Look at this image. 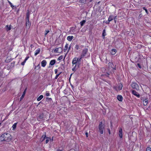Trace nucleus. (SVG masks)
Here are the masks:
<instances>
[{
    "mask_svg": "<svg viewBox=\"0 0 151 151\" xmlns=\"http://www.w3.org/2000/svg\"><path fill=\"white\" fill-rule=\"evenodd\" d=\"M114 18V16L113 15H111L109 16V17L108 20L110 22V21H111Z\"/></svg>",
    "mask_w": 151,
    "mask_h": 151,
    "instance_id": "nucleus-25",
    "label": "nucleus"
},
{
    "mask_svg": "<svg viewBox=\"0 0 151 151\" xmlns=\"http://www.w3.org/2000/svg\"><path fill=\"white\" fill-rule=\"evenodd\" d=\"M46 133L45 132L44 133V134H43L42 135V137H41V138H40V140H42V141H43L44 140H45V139L46 137Z\"/></svg>",
    "mask_w": 151,
    "mask_h": 151,
    "instance_id": "nucleus-14",
    "label": "nucleus"
},
{
    "mask_svg": "<svg viewBox=\"0 0 151 151\" xmlns=\"http://www.w3.org/2000/svg\"><path fill=\"white\" fill-rule=\"evenodd\" d=\"M75 48L77 50H78L79 48V46L78 44H76V45Z\"/></svg>",
    "mask_w": 151,
    "mask_h": 151,
    "instance_id": "nucleus-42",
    "label": "nucleus"
},
{
    "mask_svg": "<svg viewBox=\"0 0 151 151\" xmlns=\"http://www.w3.org/2000/svg\"><path fill=\"white\" fill-rule=\"evenodd\" d=\"M68 44H66L64 47V52H65L67 49L68 48Z\"/></svg>",
    "mask_w": 151,
    "mask_h": 151,
    "instance_id": "nucleus-31",
    "label": "nucleus"
},
{
    "mask_svg": "<svg viewBox=\"0 0 151 151\" xmlns=\"http://www.w3.org/2000/svg\"><path fill=\"white\" fill-rule=\"evenodd\" d=\"M137 65L139 68H141L142 67L140 64L139 63L137 64Z\"/></svg>",
    "mask_w": 151,
    "mask_h": 151,
    "instance_id": "nucleus-49",
    "label": "nucleus"
},
{
    "mask_svg": "<svg viewBox=\"0 0 151 151\" xmlns=\"http://www.w3.org/2000/svg\"><path fill=\"white\" fill-rule=\"evenodd\" d=\"M72 73L70 75V77H71V76H72Z\"/></svg>",
    "mask_w": 151,
    "mask_h": 151,
    "instance_id": "nucleus-60",
    "label": "nucleus"
},
{
    "mask_svg": "<svg viewBox=\"0 0 151 151\" xmlns=\"http://www.w3.org/2000/svg\"><path fill=\"white\" fill-rule=\"evenodd\" d=\"M114 21L115 22V23H116V20H117V16H115L114 17Z\"/></svg>",
    "mask_w": 151,
    "mask_h": 151,
    "instance_id": "nucleus-43",
    "label": "nucleus"
},
{
    "mask_svg": "<svg viewBox=\"0 0 151 151\" xmlns=\"http://www.w3.org/2000/svg\"><path fill=\"white\" fill-rule=\"evenodd\" d=\"M107 74H108L109 75V73H107Z\"/></svg>",
    "mask_w": 151,
    "mask_h": 151,
    "instance_id": "nucleus-64",
    "label": "nucleus"
},
{
    "mask_svg": "<svg viewBox=\"0 0 151 151\" xmlns=\"http://www.w3.org/2000/svg\"><path fill=\"white\" fill-rule=\"evenodd\" d=\"M118 89L119 91H120L122 89L123 85L121 83H119L118 84Z\"/></svg>",
    "mask_w": 151,
    "mask_h": 151,
    "instance_id": "nucleus-17",
    "label": "nucleus"
},
{
    "mask_svg": "<svg viewBox=\"0 0 151 151\" xmlns=\"http://www.w3.org/2000/svg\"><path fill=\"white\" fill-rule=\"evenodd\" d=\"M32 47V45H31V47Z\"/></svg>",
    "mask_w": 151,
    "mask_h": 151,
    "instance_id": "nucleus-61",
    "label": "nucleus"
},
{
    "mask_svg": "<svg viewBox=\"0 0 151 151\" xmlns=\"http://www.w3.org/2000/svg\"><path fill=\"white\" fill-rule=\"evenodd\" d=\"M10 61H9V60H8L7 59H6L5 60V62H6V63H8L9 62H10Z\"/></svg>",
    "mask_w": 151,
    "mask_h": 151,
    "instance_id": "nucleus-56",
    "label": "nucleus"
},
{
    "mask_svg": "<svg viewBox=\"0 0 151 151\" xmlns=\"http://www.w3.org/2000/svg\"><path fill=\"white\" fill-rule=\"evenodd\" d=\"M119 136L120 138H122V130L121 128H120L119 130Z\"/></svg>",
    "mask_w": 151,
    "mask_h": 151,
    "instance_id": "nucleus-19",
    "label": "nucleus"
},
{
    "mask_svg": "<svg viewBox=\"0 0 151 151\" xmlns=\"http://www.w3.org/2000/svg\"><path fill=\"white\" fill-rule=\"evenodd\" d=\"M99 131L100 133L102 134L103 133V131L104 129V125L102 122H100L99 126Z\"/></svg>",
    "mask_w": 151,
    "mask_h": 151,
    "instance_id": "nucleus-2",
    "label": "nucleus"
},
{
    "mask_svg": "<svg viewBox=\"0 0 151 151\" xmlns=\"http://www.w3.org/2000/svg\"><path fill=\"white\" fill-rule=\"evenodd\" d=\"M113 88L115 90L117 91H119V90H118L117 86H114Z\"/></svg>",
    "mask_w": 151,
    "mask_h": 151,
    "instance_id": "nucleus-41",
    "label": "nucleus"
},
{
    "mask_svg": "<svg viewBox=\"0 0 151 151\" xmlns=\"http://www.w3.org/2000/svg\"><path fill=\"white\" fill-rule=\"evenodd\" d=\"M36 68H37L38 69L40 68V64H39L37 66L35 67Z\"/></svg>",
    "mask_w": 151,
    "mask_h": 151,
    "instance_id": "nucleus-48",
    "label": "nucleus"
},
{
    "mask_svg": "<svg viewBox=\"0 0 151 151\" xmlns=\"http://www.w3.org/2000/svg\"><path fill=\"white\" fill-rule=\"evenodd\" d=\"M46 100L47 101H52V99L51 98H49L48 97H47L46 98Z\"/></svg>",
    "mask_w": 151,
    "mask_h": 151,
    "instance_id": "nucleus-35",
    "label": "nucleus"
},
{
    "mask_svg": "<svg viewBox=\"0 0 151 151\" xmlns=\"http://www.w3.org/2000/svg\"><path fill=\"white\" fill-rule=\"evenodd\" d=\"M63 58V56L62 55H61L59 57L58 59V60H60L62 59Z\"/></svg>",
    "mask_w": 151,
    "mask_h": 151,
    "instance_id": "nucleus-36",
    "label": "nucleus"
},
{
    "mask_svg": "<svg viewBox=\"0 0 151 151\" xmlns=\"http://www.w3.org/2000/svg\"><path fill=\"white\" fill-rule=\"evenodd\" d=\"M41 65L43 67H45L47 64V62L45 60H42L41 63Z\"/></svg>",
    "mask_w": 151,
    "mask_h": 151,
    "instance_id": "nucleus-13",
    "label": "nucleus"
},
{
    "mask_svg": "<svg viewBox=\"0 0 151 151\" xmlns=\"http://www.w3.org/2000/svg\"><path fill=\"white\" fill-rule=\"evenodd\" d=\"M11 64L12 65V67H14L15 64V62H13L12 63H11Z\"/></svg>",
    "mask_w": 151,
    "mask_h": 151,
    "instance_id": "nucleus-51",
    "label": "nucleus"
},
{
    "mask_svg": "<svg viewBox=\"0 0 151 151\" xmlns=\"http://www.w3.org/2000/svg\"><path fill=\"white\" fill-rule=\"evenodd\" d=\"M27 13H26L25 19H29V16H30V13L29 12V10H27Z\"/></svg>",
    "mask_w": 151,
    "mask_h": 151,
    "instance_id": "nucleus-21",
    "label": "nucleus"
},
{
    "mask_svg": "<svg viewBox=\"0 0 151 151\" xmlns=\"http://www.w3.org/2000/svg\"><path fill=\"white\" fill-rule=\"evenodd\" d=\"M27 90V88H26L24 90V92H23L22 95V96H21L20 98V101H21L24 97V95L25 94L26 91Z\"/></svg>",
    "mask_w": 151,
    "mask_h": 151,
    "instance_id": "nucleus-15",
    "label": "nucleus"
},
{
    "mask_svg": "<svg viewBox=\"0 0 151 151\" xmlns=\"http://www.w3.org/2000/svg\"><path fill=\"white\" fill-rule=\"evenodd\" d=\"M146 151H151V148L150 147H147L146 148Z\"/></svg>",
    "mask_w": 151,
    "mask_h": 151,
    "instance_id": "nucleus-34",
    "label": "nucleus"
},
{
    "mask_svg": "<svg viewBox=\"0 0 151 151\" xmlns=\"http://www.w3.org/2000/svg\"><path fill=\"white\" fill-rule=\"evenodd\" d=\"M143 103L144 105L146 106L148 104V101L147 99H145V100H143Z\"/></svg>",
    "mask_w": 151,
    "mask_h": 151,
    "instance_id": "nucleus-23",
    "label": "nucleus"
},
{
    "mask_svg": "<svg viewBox=\"0 0 151 151\" xmlns=\"http://www.w3.org/2000/svg\"><path fill=\"white\" fill-rule=\"evenodd\" d=\"M40 48H38L36 50L35 54V56H36L38 54L40 53Z\"/></svg>",
    "mask_w": 151,
    "mask_h": 151,
    "instance_id": "nucleus-24",
    "label": "nucleus"
},
{
    "mask_svg": "<svg viewBox=\"0 0 151 151\" xmlns=\"http://www.w3.org/2000/svg\"><path fill=\"white\" fill-rule=\"evenodd\" d=\"M8 3L9 4L10 6L12 8H13V7H14V6L12 5V3L11 2H10L9 1H8Z\"/></svg>",
    "mask_w": 151,
    "mask_h": 151,
    "instance_id": "nucleus-39",
    "label": "nucleus"
},
{
    "mask_svg": "<svg viewBox=\"0 0 151 151\" xmlns=\"http://www.w3.org/2000/svg\"><path fill=\"white\" fill-rule=\"evenodd\" d=\"M76 59L77 60V61L78 62V63H79L80 64V65H81V60L82 58H83V57H82V56L81 55L80 58H77V57H76Z\"/></svg>",
    "mask_w": 151,
    "mask_h": 151,
    "instance_id": "nucleus-12",
    "label": "nucleus"
},
{
    "mask_svg": "<svg viewBox=\"0 0 151 151\" xmlns=\"http://www.w3.org/2000/svg\"><path fill=\"white\" fill-rule=\"evenodd\" d=\"M116 65H115V66L114 68H113V67H112V68H112V71L114 72V70H116Z\"/></svg>",
    "mask_w": 151,
    "mask_h": 151,
    "instance_id": "nucleus-45",
    "label": "nucleus"
},
{
    "mask_svg": "<svg viewBox=\"0 0 151 151\" xmlns=\"http://www.w3.org/2000/svg\"><path fill=\"white\" fill-rule=\"evenodd\" d=\"M144 10H145V12L147 14H148V11L146 9V8L145 7H143L142 8Z\"/></svg>",
    "mask_w": 151,
    "mask_h": 151,
    "instance_id": "nucleus-44",
    "label": "nucleus"
},
{
    "mask_svg": "<svg viewBox=\"0 0 151 151\" xmlns=\"http://www.w3.org/2000/svg\"><path fill=\"white\" fill-rule=\"evenodd\" d=\"M55 74H57L58 72V70L57 69H56L55 70Z\"/></svg>",
    "mask_w": 151,
    "mask_h": 151,
    "instance_id": "nucleus-53",
    "label": "nucleus"
},
{
    "mask_svg": "<svg viewBox=\"0 0 151 151\" xmlns=\"http://www.w3.org/2000/svg\"><path fill=\"white\" fill-rule=\"evenodd\" d=\"M76 58H73L72 61V66H74V65H78V67L79 68L81 65L78 63V62L76 60Z\"/></svg>",
    "mask_w": 151,
    "mask_h": 151,
    "instance_id": "nucleus-3",
    "label": "nucleus"
},
{
    "mask_svg": "<svg viewBox=\"0 0 151 151\" xmlns=\"http://www.w3.org/2000/svg\"><path fill=\"white\" fill-rule=\"evenodd\" d=\"M12 137L10 134L8 133H4L0 136V141L9 142L11 140Z\"/></svg>",
    "mask_w": 151,
    "mask_h": 151,
    "instance_id": "nucleus-1",
    "label": "nucleus"
},
{
    "mask_svg": "<svg viewBox=\"0 0 151 151\" xmlns=\"http://www.w3.org/2000/svg\"><path fill=\"white\" fill-rule=\"evenodd\" d=\"M50 140H52V141L53 140V139H50Z\"/></svg>",
    "mask_w": 151,
    "mask_h": 151,
    "instance_id": "nucleus-63",
    "label": "nucleus"
},
{
    "mask_svg": "<svg viewBox=\"0 0 151 151\" xmlns=\"http://www.w3.org/2000/svg\"><path fill=\"white\" fill-rule=\"evenodd\" d=\"M93 0H90L89 1V2H91Z\"/></svg>",
    "mask_w": 151,
    "mask_h": 151,
    "instance_id": "nucleus-59",
    "label": "nucleus"
},
{
    "mask_svg": "<svg viewBox=\"0 0 151 151\" xmlns=\"http://www.w3.org/2000/svg\"><path fill=\"white\" fill-rule=\"evenodd\" d=\"M73 67V68L72 69V70L74 72H76V71L77 69L79 68L78 67V65H74V66Z\"/></svg>",
    "mask_w": 151,
    "mask_h": 151,
    "instance_id": "nucleus-18",
    "label": "nucleus"
},
{
    "mask_svg": "<svg viewBox=\"0 0 151 151\" xmlns=\"http://www.w3.org/2000/svg\"><path fill=\"white\" fill-rule=\"evenodd\" d=\"M106 35V32H105V30L104 29L103 30V33L102 34V36L103 39L104 38L105 36Z\"/></svg>",
    "mask_w": 151,
    "mask_h": 151,
    "instance_id": "nucleus-27",
    "label": "nucleus"
},
{
    "mask_svg": "<svg viewBox=\"0 0 151 151\" xmlns=\"http://www.w3.org/2000/svg\"><path fill=\"white\" fill-rule=\"evenodd\" d=\"M56 61L55 60H52L50 61L49 65H54L56 63Z\"/></svg>",
    "mask_w": 151,
    "mask_h": 151,
    "instance_id": "nucleus-16",
    "label": "nucleus"
},
{
    "mask_svg": "<svg viewBox=\"0 0 151 151\" xmlns=\"http://www.w3.org/2000/svg\"><path fill=\"white\" fill-rule=\"evenodd\" d=\"M43 116L44 115L43 113L40 114L37 117L38 121H40L43 118Z\"/></svg>",
    "mask_w": 151,
    "mask_h": 151,
    "instance_id": "nucleus-7",
    "label": "nucleus"
},
{
    "mask_svg": "<svg viewBox=\"0 0 151 151\" xmlns=\"http://www.w3.org/2000/svg\"><path fill=\"white\" fill-rule=\"evenodd\" d=\"M73 36H68L67 37V40L69 41H71L73 39Z\"/></svg>",
    "mask_w": 151,
    "mask_h": 151,
    "instance_id": "nucleus-20",
    "label": "nucleus"
},
{
    "mask_svg": "<svg viewBox=\"0 0 151 151\" xmlns=\"http://www.w3.org/2000/svg\"><path fill=\"white\" fill-rule=\"evenodd\" d=\"M29 58V56L27 57L24 59V61H25L26 62V61L28 60Z\"/></svg>",
    "mask_w": 151,
    "mask_h": 151,
    "instance_id": "nucleus-52",
    "label": "nucleus"
},
{
    "mask_svg": "<svg viewBox=\"0 0 151 151\" xmlns=\"http://www.w3.org/2000/svg\"><path fill=\"white\" fill-rule=\"evenodd\" d=\"M26 62H25V61H24L21 63V65H24Z\"/></svg>",
    "mask_w": 151,
    "mask_h": 151,
    "instance_id": "nucleus-50",
    "label": "nucleus"
},
{
    "mask_svg": "<svg viewBox=\"0 0 151 151\" xmlns=\"http://www.w3.org/2000/svg\"><path fill=\"white\" fill-rule=\"evenodd\" d=\"M17 122L15 123H14L12 126V130H14L15 129H16L17 125Z\"/></svg>",
    "mask_w": 151,
    "mask_h": 151,
    "instance_id": "nucleus-26",
    "label": "nucleus"
},
{
    "mask_svg": "<svg viewBox=\"0 0 151 151\" xmlns=\"http://www.w3.org/2000/svg\"><path fill=\"white\" fill-rule=\"evenodd\" d=\"M43 96L42 95H40L37 99V100L38 101H40L43 98Z\"/></svg>",
    "mask_w": 151,
    "mask_h": 151,
    "instance_id": "nucleus-29",
    "label": "nucleus"
},
{
    "mask_svg": "<svg viewBox=\"0 0 151 151\" xmlns=\"http://www.w3.org/2000/svg\"><path fill=\"white\" fill-rule=\"evenodd\" d=\"M108 64L109 67H111V68H112V66L113 65V64L112 63L109 62L108 63Z\"/></svg>",
    "mask_w": 151,
    "mask_h": 151,
    "instance_id": "nucleus-33",
    "label": "nucleus"
},
{
    "mask_svg": "<svg viewBox=\"0 0 151 151\" xmlns=\"http://www.w3.org/2000/svg\"><path fill=\"white\" fill-rule=\"evenodd\" d=\"M50 140H52V141L53 140V139H50Z\"/></svg>",
    "mask_w": 151,
    "mask_h": 151,
    "instance_id": "nucleus-62",
    "label": "nucleus"
},
{
    "mask_svg": "<svg viewBox=\"0 0 151 151\" xmlns=\"http://www.w3.org/2000/svg\"><path fill=\"white\" fill-rule=\"evenodd\" d=\"M49 32V30H46L45 31V36H46V35H47V34Z\"/></svg>",
    "mask_w": 151,
    "mask_h": 151,
    "instance_id": "nucleus-46",
    "label": "nucleus"
},
{
    "mask_svg": "<svg viewBox=\"0 0 151 151\" xmlns=\"http://www.w3.org/2000/svg\"><path fill=\"white\" fill-rule=\"evenodd\" d=\"M70 48H71V46L70 45L69 46V47H68V52L69 50H70Z\"/></svg>",
    "mask_w": 151,
    "mask_h": 151,
    "instance_id": "nucleus-55",
    "label": "nucleus"
},
{
    "mask_svg": "<svg viewBox=\"0 0 151 151\" xmlns=\"http://www.w3.org/2000/svg\"><path fill=\"white\" fill-rule=\"evenodd\" d=\"M117 99L120 101H122L123 100V97L121 95H118L117 96Z\"/></svg>",
    "mask_w": 151,
    "mask_h": 151,
    "instance_id": "nucleus-11",
    "label": "nucleus"
},
{
    "mask_svg": "<svg viewBox=\"0 0 151 151\" xmlns=\"http://www.w3.org/2000/svg\"><path fill=\"white\" fill-rule=\"evenodd\" d=\"M109 21L108 20H107V21H103V23H105L106 24H109Z\"/></svg>",
    "mask_w": 151,
    "mask_h": 151,
    "instance_id": "nucleus-38",
    "label": "nucleus"
},
{
    "mask_svg": "<svg viewBox=\"0 0 151 151\" xmlns=\"http://www.w3.org/2000/svg\"><path fill=\"white\" fill-rule=\"evenodd\" d=\"M63 48L61 47H59L54 50V52L56 53H60L62 52Z\"/></svg>",
    "mask_w": 151,
    "mask_h": 151,
    "instance_id": "nucleus-5",
    "label": "nucleus"
},
{
    "mask_svg": "<svg viewBox=\"0 0 151 151\" xmlns=\"http://www.w3.org/2000/svg\"><path fill=\"white\" fill-rule=\"evenodd\" d=\"M132 93L135 96L138 98H139L140 97V95L135 90H132Z\"/></svg>",
    "mask_w": 151,
    "mask_h": 151,
    "instance_id": "nucleus-8",
    "label": "nucleus"
},
{
    "mask_svg": "<svg viewBox=\"0 0 151 151\" xmlns=\"http://www.w3.org/2000/svg\"><path fill=\"white\" fill-rule=\"evenodd\" d=\"M75 28L73 27H71L70 28V31L71 32L74 33L75 32Z\"/></svg>",
    "mask_w": 151,
    "mask_h": 151,
    "instance_id": "nucleus-28",
    "label": "nucleus"
},
{
    "mask_svg": "<svg viewBox=\"0 0 151 151\" xmlns=\"http://www.w3.org/2000/svg\"><path fill=\"white\" fill-rule=\"evenodd\" d=\"M61 73V72H60L59 74L56 75L55 77V79H57L58 78V77L60 75V74Z\"/></svg>",
    "mask_w": 151,
    "mask_h": 151,
    "instance_id": "nucleus-37",
    "label": "nucleus"
},
{
    "mask_svg": "<svg viewBox=\"0 0 151 151\" xmlns=\"http://www.w3.org/2000/svg\"><path fill=\"white\" fill-rule=\"evenodd\" d=\"M57 151H63L62 150H60V149L58 150Z\"/></svg>",
    "mask_w": 151,
    "mask_h": 151,
    "instance_id": "nucleus-58",
    "label": "nucleus"
},
{
    "mask_svg": "<svg viewBox=\"0 0 151 151\" xmlns=\"http://www.w3.org/2000/svg\"><path fill=\"white\" fill-rule=\"evenodd\" d=\"M131 86L132 88L134 89H135L136 90L139 89V86L135 83L132 82L131 84Z\"/></svg>",
    "mask_w": 151,
    "mask_h": 151,
    "instance_id": "nucleus-4",
    "label": "nucleus"
},
{
    "mask_svg": "<svg viewBox=\"0 0 151 151\" xmlns=\"http://www.w3.org/2000/svg\"><path fill=\"white\" fill-rule=\"evenodd\" d=\"M108 131L109 132V134H111V132H110V129H108Z\"/></svg>",
    "mask_w": 151,
    "mask_h": 151,
    "instance_id": "nucleus-57",
    "label": "nucleus"
},
{
    "mask_svg": "<svg viewBox=\"0 0 151 151\" xmlns=\"http://www.w3.org/2000/svg\"><path fill=\"white\" fill-rule=\"evenodd\" d=\"M86 22V21L85 20H83L80 22V24L81 27L84 25Z\"/></svg>",
    "mask_w": 151,
    "mask_h": 151,
    "instance_id": "nucleus-30",
    "label": "nucleus"
},
{
    "mask_svg": "<svg viewBox=\"0 0 151 151\" xmlns=\"http://www.w3.org/2000/svg\"><path fill=\"white\" fill-rule=\"evenodd\" d=\"M116 52V50L115 49H112L111 50V54L112 55H114Z\"/></svg>",
    "mask_w": 151,
    "mask_h": 151,
    "instance_id": "nucleus-22",
    "label": "nucleus"
},
{
    "mask_svg": "<svg viewBox=\"0 0 151 151\" xmlns=\"http://www.w3.org/2000/svg\"><path fill=\"white\" fill-rule=\"evenodd\" d=\"M49 141V138L46 137V144Z\"/></svg>",
    "mask_w": 151,
    "mask_h": 151,
    "instance_id": "nucleus-47",
    "label": "nucleus"
},
{
    "mask_svg": "<svg viewBox=\"0 0 151 151\" xmlns=\"http://www.w3.org/2000/svg\"><path fill=\"white\" fill-rule=\"evenodd\" d=\"M26 26H28L30 27L31 25V23L29 22V19H26Z\"/></svg>",
    "mask_w": 151,
    "mask_h": 151,
    "instance_id": "nucleus-10",
    "label": "nucleus"
},
{
    "mask_svg": "<svg viewBox=\"0 0 151 151\" xmlns=\"http://www.w3.org/2000/svg\"><path fill=\"white\" fill-rule=\"evenodd\" d=\"M85 134H86V137H88V133L87 132H86V133H85Z\"/></svg>",
    "mask_w": 151,
    "mask_h": 151,
    "instance_id": "nucleus-54",
    "label": "nucleus"
},
{
    "mask_svg": "<svg viewBox=\"0 0 151 151\" xmlns=\"http://www.w3.org/2000/svg\"><path fill=\"white\" fill-rule=\"evenodd\" d=\"M87 51L88 49L86 48H84L83 50L81 55L82 57H84L86 55V54H87Z\"/></svg>",
    "mask_w": 151,
    "mask_h": 151,
    "instance_id": "nucleus-6",
    "label": "nucleus"
},
{
    "mask_svg": "<svg viewBox=\"0 0 151 151\" xmlns=\"http://www.w3.org/2000/svg\"><path fill=\"white\" fill-rule=\"evenodd\" d=\"M86 0H80L79 2L81 3L85 4L86 3Z\"/></svg>",
    "mask_w": 151,
    "mask_h": 151,
    "instance_id": "nucleus-32",
    "label": "nucleus"
},
{
    "mask_svg": "<svg viewBox=\"0 0 151 151\" xmlns=\"http://www.w3.org/2000/svg\"><path fill=\"white\" fill-rule=\"evenodd\" d=\"M50 93H49L48 91H46V93L45 94V96H50Z\"/></svg>",
    "mask_w": 151,
    "mask_h": 151,
    "instance_id": "nucleus-40",
    "label": "nucleus"
},
{
    "mask_svg": "<svg viewBox=\"0 0 151 151\" xmlns=\"http://www.w3.org/2000/svg\"><path fill=\"white\" fill-rule=\"evenodd\" d=\"M12 25H6L5 26L6 30L7 31L10 30L11 29Z\"/></svg>",
    "mask_w": 151,
    "mask_h": 151,
    "instance_id": "nucleus-9",
    "label": "nucleus"
}]
</instances>
